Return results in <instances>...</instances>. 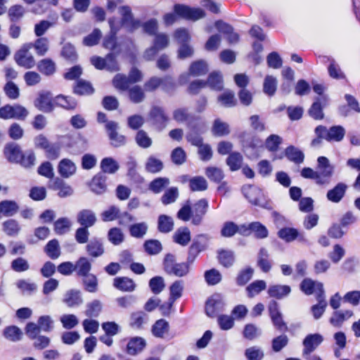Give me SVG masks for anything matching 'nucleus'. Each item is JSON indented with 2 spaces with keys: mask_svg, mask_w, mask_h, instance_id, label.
<instances>
[{
  "mask_svg": "<svg viewBox=\"0 0 360 360\" xmlns=\"http://www.w3.org/2000/svg\"><path fill=\"white\" fill-rule=\"evenodd\" d=\"M129 97L134 103H141L145 98V94L143 89L138 85L129 89Z\"/></svg>",
  "mask_w": 360,
  "mask_h": 360,
  "instance_id": "69168bd1",
  "label": "nucleus"
},
{
  "mask_svg": "<svg viewBox=\"0 0 360 360\" xmlns=\"http://www.w3.org/2000/svg\"><path fill=\"white\" fill-rule=\"evenodd\" d=\"M169 329V323L165 319H159L152 327V333L156 338H162Z\"/></svg>",
  "mask_w": 360,
  "mask_h": 360,
  "instance_id": "c03bdc74",
  "label": "nucleus"
},
{
  "mask_svg": "<svg viewBox=\"0 0 360 360\" xmlns=\"http://www.w3.org/2000/svg\"><path fill=\"white\" fill-rule=\"evenodd\" d=\"M106 176L100 172L95 175L90 184L91 190L96 194H103L106 191Z\"/></svg>",
  "mask_w": 360,
  "mask_h": 360,
  "instance_id": "4be33fe9",
  "label": "nucleus"
},
{
  "mask_svg": "<svg viewBox=\"0 0 360 360\" xmlns=\"http://www.w3.org/2000/svg\"><path fill=\"white\" fill-rule=\"evenodd\" d=\"M118 124L114 121H109L105 124V129L108 134L111 144L115 147H120L125 143V137L117 131Z\"/></svg>",
  "mask_w": 360,
  "mask_h": 360,
  "instance_id": "2eb2a0df",
  "label": "nucleus"
},
{
  "mask_svg": "<svg viewBox=\"0 0 360 360\" xmlns=\"http://www.w3.org/2000/svg\"><path fill=\"white\" fill-rule=\"evenodd\" d=\"M285 155L290 161L295 164L299 165L304 162V155L303 152L293 146H290L285 148Z\"/></svg>",
  "mask_w": 360,
  "mask_h": 360,
  "instance_id": "4c0bfd02",
  "label": "nucleus"
},
{
  "mask_svg": "<svg viewBox=\"0 0 360 360\" xmlns=\"http://www.w3.org/2000/svg\"><path fill=\"white\" fill-rule=\"evenodd\" d=\"M245 356L248 360H262L264 354L260 347L252 346L245 349Z\"/></svg>",
  "mask_w": 360,
  "mask_h": 360,
  "instance_id": "774afa93",
  "label": "nucleus"
},
{
  "mask_svg": "<svg viewBox=\"0 0 360 360\" xmlns=\"http://www.w3.org/2000/svg\"><path fill=\"white\" fill-rule=\"evenodd\" d=\"M27 45H30L31 49L34 48L39 56H45L49 49V41L46 37H39L34 43H27Z\"/></svg>",
  "mask_w": 360,
  "mask_h": 360,
  "instance_id": "58836bf2",
  "label": "nucleus"
},
{
  "mask_svg": "<svg viewBox=\"0 0 360 360\" xmlns=\"http://www.w3.org/2000/svg\"><path fill=\"white\" fill-rule=\"evenodd\" d=\"M297 231L298 230L295 228L285 227L281 229L277 234L281 239L286 243H290L296 240Z\"/></svg>",
  "mask_w": 360,
  "mask_h": 360,
  "instance_id": "4d7b16f0",
  "label": "nucleus"
},
{
  "mask_svg": "<svg viewBox=\"0 0 360 360\" xmlns=\"http://www.w3.org/2000/svg\"><path fill=\"white\" fill-rule=\"evenodd\" d=\"M28 115L27 110L20 105H6L0 108V117L4 120H24Z\"/></svg>",
  "mask_w": 360,
  "mask_h": 360,
  "instance_id": "0eeeda50",
  "label": "nucleus"
},
{
  "mask_svg": "<svg viewBox=\"0 0 360 360\" xmlns=\"http://www.w3.org/2000/svg\"><path fill=\"white\" fill-rule=\"evenodd\" d=\"M115 288L124 292H132L136 285L134 281L128 277H117L113 281Z\"/></svg>",
  "mask_w": 360,
  "mask_h": 360,
  "instance_id": "72a5a7b5",
  "label": "nucleus"
},
{
  "mask_svg": "<svg viewBox=\"0 0 360 360\" xmlns=\"http://www.w3.org/2000/svg\"><path fill=\"white\" fill-rule=\"evenodd\" d=\"M205 280L208 285H215L221 282L222 276L216 269L207 270L204 274Z\"/></svg>",
  "mask_w": 360,
  "mask_h": 360,
  "instance_id": "13d9d810",
  "label": "nucleus"
},
{
  "mask_svg": "<svg viewBox=\"0 0 360 360\" xmlns=\"http://www.w3.org/2000/svg\"><path fill=\"white\" fill-rule=\"evenodd\" d=\"M71 226L72 223L68 217H61L54 222V231L58 235H64L70 231Z\"/></svg>",
  "mask_w": 360,
  "mask_h": 360,
  "instance_id": "8fccbe9b",
  "label": "nucleus"
},
{
  "mask_svg": "<svg viewBox=\"0 0 360 360\" xmlns=\"http://www.w3.org/2000/svg\"><path fill=\"white\" fill-rule=\"evenodd\" d=\"M34 105L38 110L44 112H52L54 107L51 94L49 91L40 92L34 101Z\"/></svg>",
  "mask_w": 360,
  "mask_h": 360,
  "instance_id": "4468645a",
  "label": "nucleus"
},
{
  "mask_svg": "<svg viewBox=\"0 0 360 360\" xmlns=\"http://www.w3.org/2000/svg\"><path fill=\"white\" fill-rule=\"evenodd\" d=\"M257 266L264 272H269L272 267V262L269 259V254L265 248H261L257 255Z\"/></svg>",
  "mask_w": 360,
  "mask_h": 360,
  "instance_id": "5701e85b",
  "label": "nucleus"
},
{
  "mask_svg": "<svg viewBox=\"0 0 360 360\" xmlns=\"http://www.w3.org/2000/svg\"><path fill=\"white\" fill-rule=\"evenodd\" d=\"M148 229V226L146 222L135 223L129 226L130 236L135 238H143L146 234Z\"/></svg>",
  "mask_w": 360,
  "mask_h": 360,
  "instance_id": "37998d69",
  "label": "nucleus"
},
{
  "mask_svg": "<svg viewBox=\"0 0 360 360\" xmlns=\"http://www.w3.org/2000/svg\"><path fill=\"white\" fill-rule=\"evenodd\" d=\"M209 208L208 200L202 198L195 202L191 207L192 210V224L199 226L202 224L205 215Z\"/></svg>",
  "mask_w": 360,
  "mask_h": 360,
  "instance_id": "6e6552de",
  "label": "nucleus"
},
{
  "mask_svg": "<svg viewBox=\"0 0 360 360\" xmlns=\"http://www.w3.org/2000/svg\"><path fill=\"white\" fill-rule=\"evenodd\" d=\"M91 263L87 257H79L75 264V271L78 277H83L90 274Z\"/></svg>",
  "mask_w": 360,
  "mask_h": 360,
  "instance_id": "cd10ccee",
  "label": "nucleus"
},
{
  "mask_svg": "<svg viewBox=\"0 0 360 360\" xmlns=\"http://www.w3.org/2000/svg\"><path fill=\"white\" fill-rule=\"evenodd\" d=\"M208 71L207 64L204 60H198L191 63L189 72L193 76L205 75Z\"/></svg>",
  "mask_w": 360,
  "mask_h": 360,
  "instance_id": "5fc2aeb1",
  "label": "nucleus"
},
{
  "mask_svg": "<svg viewBox=\"0 0 360 360\" xmlns=\"http://www.w3.org/2000/svg\"><path fill=\"white\" fill-rule=\"evenodd\" d=\"M348 186L344 182H338L333 188L328 190L326 199L333 203L338 204L345 198Z\"/></svg>",
  "mask_w": 360,
  "mask_h": 360,
  "instance_id": "9b49d317",
  "label": "nucleus"
},
{
  "mask_svg": "<svg viewBox=\"0 0 360 360\" xmlns=\"http://www.w3.org/2000/svg\"><path fill=\"white\" fill-rule=\"evenodd\" d=\"M173 241L183 247L186 246L191 239V234L189 229L186 226H181L176 229L172 236Z\"/></svg>",
  "mask_w": 360,
  "mask_h": 360,
  "instance_id": "aec40b11",
  "label": "nucleus"
},
{
  "mask_svg": "<svg viewBox=\"0 0 360 360\" xmlns=\"http://www.w3.org/2000/svg\"><path fill=\"white\" fill-rule=\"evenodd\" d=\"M266 287V282L263 280H257L251 283L247 288L248 297H253L255 295L259 294L264 290Z\"/></svg>",
  "mask_w": 360,
  "mask_h": 360,
  "instance_id": "e2e57ef3",
  "label": "nucleus"
},
{
  "mask_svg": "<svg viewBox=\"0 0 360 360\" xmlns=\"http://www.w3.org/2000/svg\"><path fill=\"white\" fill-rule=\"evenodd\" d=\"M120 168L118 162L112 158H105L101 162V169L103 174H113Z\"/></svg>",
  "mask_w": 360,
  "mask_h": 360,
  "instance_id": "ea45409f",
  "label": "nucleus"
},
{
  "mask_svg": "<svg viewBox=\"0 0 360 360\" xmlns=\"http://www.w3.org/2000/svg\"><path fill=\"white\" fill-rule=\"evenodd\" d=\"M102 310V304L98 300H94L86 304L85 315L90 318H96Z\"/></svg>",
  "mask_w": 360,
  "mask_h": 360,
  "instance_id": "bf43d9fd",
  "label": "nucleus"
},
{
  "mask_svg": "<svg viewBox=\"0 0 360 360\" xmlns=\"http://www.w3.org/2000/svg\"><path fill=\"white\" fill-rule=\"evenodd\" d=\"M189 187L192 191H205L207 188V182L202 176H195L191 179Z\"/></svg>",
  "mask_w": 360,
  "mask_h": 360,
  "instance_id": "0e129e2a",
  "label": "nucleus"
},
{
  "mask_svg": "<svg viewBox=\"0 0 360 360\" xmlns=\"http://www.w3.org/2000/svg\"><path fill=\"white\" fill-rule=\"evenodd\" d=\"M143 248L148 255H155L162 250V245L158 240L149 239L144 242Z\"/></svg>",
  "mask_w": 360,
  "mask_h": 360,
  "instance_id": "09e8293b",
  "label": "nucleus"
},
{
  "mask_svg": "<svg viewBox=\"0 0 360 360\" xmlns=\"http://www.w3.org/2000/svg\"><path fill=\"white\" fill-rule=\"evenodd\" d=\"M205 82H207V86L214 91H221L224 88L223 77L220 72H211Z\"/></svg>",
  "mask_w": 360,
  "mask_h": 360,
  "instance_id": "473e14b6",
  "label": "nucleus"
},
{
  "mask_svg": "<svg viewBox=\"0 0 360 360\" xmlns=\"http://www.w3.org/2000/svg\"><path fill=\"white\" fill-rule=\"evenodd\" d=\"M193 263H188L186 258L185 262H176V257L174 255L167 253L163 259V269L168 275H173L176 277H184L187 276L190 271V266Z\"/></svg>",
  "mask_w": 360,
  "mask_h": 360,
  "instance_id": "20e7f679",
  "label": "nucleus"
},
{
  "mask_svg": "<svg viewBox=\"0 0 360 360\" xmlns=\"http://www.w3.org/2000/svg\"><path fill=\"white\" fill-rule=\"evenodd\" d=\"M146 340L141 337L131 338L127 345L126 352L128 354L134 356L141 352L146 347Z\"/></svg>",
  "mask_w": 360,
  "mask_h": 360,
  "instance_id": "412c9836",
  "label": "nucleus"
},
{
  "mask_svg": "<svg viewBox=\"0 0 360 360\" xmlns=\"http://www.w3.org/2000/svg\"><path fill=\"white\" fill-rule=\"evenodd\" d=\"M108 238L112 244L118 245L124 241V236L120 228L113 227L108 231Z\"/></svg>",
  "mask_w": 360,
  "mask_h": 360,
  "instance_id": "052dcab7",
  "label": "nucleus"
},
{
  "mask_svg": "<svg viewBox=\"0 0 360 360\" xmlns=\"http://www.w3.org/2000/svg\"><path fill=\"white\" fill-rule=\"evenodd\" d=\"M321 127L323 129L322 131L325 136V140L328 142H340L346 134L345 129L341 125H334L328 129L323 125H321Z\"/></svg>",
  "mask_w": 360,
  "mask_h": 360,
  "instance_id": "f8f14e48",
  "label": "nucleus"
},
{
  "mask_svg": "<svg viewBox=\"0 0 360 360\" xmlns=\"http://www.w3.org/2000/svg\"><path fill=\"white\" fill-rule=\"evenodd\" d=\"M86 251L92 257H98L104 253V248L98 238L91 239L86 245Z\"/></svg>",
  "mask_w": 360,
  "mask_h": 360,
  "instance_id": "bb28decb",
  "label": "nucleus"
},
{
  "mask_svg": "<svg viewBox=\"0 0 360 360\" xmlns=\"http://www.w3.org/2000/svg\"><path fill=\"white\" fill-rule=\"evenodd\" d=\"M54 102L56 105L68 110L74 109L77 106L76 100L71 96L58 95L56 96Z\"/></svg>",
  "mask_w": 360,
  "mask_h": 360,
  "instance_id": "864d4df0",
  "label": "nucleus"
},
{
  "mask_svg": "<svg viewBox=\"0 0 360 360\" xmlns=\"http://www.w3.org/2000/svg\"><path fill=\"white\" fill-rule=\"evenodd\" d=\"M169 184L170 181L169 178L158 177L150 183L148 188L154 193H160L164 188L168 186Z\"/></svg>",
  "mask_w": 360,
  "mask_h": 360,
  "instance_id": "49530a36",
  "label": "nucleus"
},
{
  "mask_svg": "<svg viewBox=\"0 0 360 360\" xmlns=\"http://www.w3.org/2000/svg\"><path fill=\"white\" fill-rule=\"evenodd\" d=\"M353 316V311L351 310L335 311L330 318V323L332 326L340 328L345 321Z\"/></svg>",
  "mask_w": 360,
  "mask_h": 360,
  "instance_id": "2f4dec72",
  "label": "nucleus"
},
{
  "mask_svg": "<svg viewBox=\"0 0 360 360\" xmlns=\"http://www.w3.org/2000/svg\"><path fill=\"white\" fill-rule=\"evenodd\" d=\"M18 202L12 200H4L0 202V219L1 217H12L19 211Z\"/></svg>",
  "mask_w": 360,
  "mask_h": 360,
  "instance_id": "a211bd4d",
  "label": "nucleus"
},
{
  "mask_svg": "<svg viewBox=\"0 0 360 360\" xmlns=\"http://www.w3.org/2000/svg\"><path fill=\"white\" fill-rule=\"evenodd\" d=\"M187 127L188 129L186 135L187 141L194 146L202 145L203 143L202 136L207 130L205 122L200 118H196L195 122H189Z\"/></svg>",
  "mask_w": 360,
  "mask_h": 360,
  "instance_id": "39448f33",
  "label": "nucleus"
},
{
  "mask_svg": "<svg viewBox=\"0 0 360 360\" xmlns=\"http://www.w3.org/2000/svg\"><path fill=\"white\" fill-rule=\"evenodd\" d=\"M290 292L291 288L288 285H273L268 289L269 295L278 300L283 299Z\"/></svg>",
  "mask_w": 360,
  "mask_h": 360,
  "instance_id": "a878e982",
  "label": "nucleus"
},
{
  "mask_svg": "<svg viewBox=\"0 0 360 360\" xmlns=\"http://www.w3.org/2000/svg\"><path fill=\"white\" fill-rule=\"evenodd\" d=\"M148 315L143 311L132 312L129 318V326L134 329H141L148 322Z\"/></svg>",
  "mask_w": 360,
  "mask_h": 360,
  "instance_id": "7c9ffc66",
  "label": "nucleus"
},
{
  "mask_svg": "<svg viewBox=\"0 0 360 360\" xmlns=\"http://www.w3.org/2000/svg\"><path fill=\"white\" fill-rule=\"evenodd\" d=\"M82 278L84 290L91 293H94L98 291V281L96 275L90 274Z\"/></svg>",
  "mask_w": 360,
  "mask_h": 360,
  "instance_id": "a19ab883",
  "label": "nucleus"
},
{
  "mask_svg": "<svg viewBox=\"0 0 360 360\" xmlns=\"http://www.w3.org/2000/svg\"><path fill=\"white\" fill-rule=\"evenodd\" d=\"M77 167L75 164L70 159H62L58 165L59 174L63 178H69L75 174Z\"/></svg>",
  "mask_w": 360,
  "mask_h": 360,
  "instance_id": "6ab92c4d",
  "label": "nucleus"
},
{
  "mask_svg": "<svg viewBox=\"0 0 360 360\" xmlns=\"http://www.w3.org/2000/svg\"><path fill=\"white\" fill-rule=\"evenodd\" d=\"M4 337L13 342L18 341L21 339L22 333L20 329L15 326L6 327L4 330Z\"/></svg>",
  "mask_w": 360,
  "mask_h": 360,
  "instance_id": "338daca9",
  "label": "nucleus"
},
{
  "mask_svg": "<svg viewBox=\"0 0 360 360\" xmlns=\"http://www.w3.org/2000/svg\"><path fill=\"white\" fill-rule=\"evenodd\" d=\"M30 49H31V46L25 44L15 54V60L17 64L27 69L32 68L35 65V60L29 52Z\"/></svg>",
  "mask_w": 360,
  "mask_h": 360,
  "instance_id": "9d476101",
  "label": "nucleus"
},
{
  "mask_svg": "<svg viewBox=\"0 0 360 360\" xmlns=\"http://www.w3.org/2000/svg\"><path fill=\"white\" fill-rule=\"evenodd\" d=\"M96 221L97 218L95 212L89 209H83L77 214V221L81 226L92 227Z\"/></svg>",
  "mask_w": 360,
  "mask_h": 360,
  "instance_id": "dca6fc26",
  "label": "nucleus"
},
{
  "mask_svg": "<svg viewBox=\"0 0 360 360\" xmlns=\"http://www.w3.org/2000/svg\"><path fill=\"white\" fill-rule=\"evenodd\" d=\"M196 118L200 117L190 114L186 108H177L173 112V119L177 122H186L188 124L189 122H195Z\"/></svg>",
  "mask_w": 360,
  "mask_h": 360,
  "instance_id": "e433bc0d",
  "label": "nucleus"
},
{
  "mask_svg": "<svg viewBox=\"0 0 360 360\" xmlns=\"http://www.w3.org/2000/svg\"><path fill=\"white\" fill-rule=\"evenodd\" d=\"M218 259L224 267L231 266L235 261L234 252L229 250H221L218 251Z\"/></svg>",
  "mask_w": 360,
  "mask_h": 360,
  "instance_id": "a18cd8bd",
  "label": "nucleus"
},
{
  "mask_svg": "<svg viewBox=\"0 0 360 360\" xmlns=\"http://www.w3.org/2000/svg\"><path fill=\"white\" fill-rule=\"evenodd\" d=\"M327 100V96L316 97L314 102L312 103L308 110L309 115L316 120H323L324 118V113L321 103H326Z\"/></svg>",
  "mask_w": 360,
  "mask_h": 360,
  "instance_id": "f3484780",
  "label": "nucleus"
},
{
  "mask_svg": "<svg viewBox=\"0 0 360 360\" xmlns=\"http://www.w3.org/2000/svg\"><path fill=\"white\" fill-rule=\"evenodd\" d=\"M39 72L45 76H51L56 72V65L51 58H44L39 60L37 65Z\"/></svg>",
  "mask_w": 360,
  "mask_h": 360,
  "instance_id": "c756f323",
  "label": "nucleus"
},
{
  "mask_svg": "<svg viewBox=\"0 0 360 360\" xmlns=\"http://www.w3.org/2000/svg\"><path fill=\"white\" fill-rule=\"evenodd\" d=\"M277 89V79L271 75H267L264 78L263 91L269 96H273Z\"/></svg>",
  "mask_w": 360,
  "mask_h": 360,
  "instance_id": "603ef678",
  "label": "nucleus"
},
{
  "mask_svg": "<svg viewBox=\"0 0 360 360\" xmlns=\"http://www.w3.org/2000/svg\"><path fill=\"white\" fill-rule=\"evenodd\" d=\"M4 154L9 162L18 163L20 162L22 152L18 144L10 143L5 146Z\"/></svg>",
  "mask_w": 360,
  "mask_h": 360,
  "instance_id": "393cba45",
  "label": "nucleus"
},
{
  "mask_svg": "<svg viewBox=\"0 0 360 360\" xmlns=\"http://www.w3.org/2000/svg\"><path fill=\"white\" fill-rule=\"evenodd\" d=\"M2 230L6 236L15 237L20 233L21 226L16 219H8L3 222Z\"/></svg>",
  "mask_w": 360,
  "mask_h": 360,
  "instance_id": "c85d7f7f",
  "label": "nucleus"
},
{
  "mask_svg": "<svg viewBox=\"0 0 360 360\" xmlns=\"http://www.w3.org/2000/svg\"><path fill=\"white\" fill-rule=\"evenodd\" d=\"M190 20H198L205 16V11L200 8H191L183 4H175L174 13H166L164 17V22L166 25H171L176 20V17Z\"/></svg>",
  "mask_w": 360,
  "mask_h": 360,
  "instance_id": "f03ea898",
  "label": "nucleus"
},
{
  "mask_svg": "<svg viewBox=\"0 0 360 360\" xmlns=\"http://www.w3.org/2000/svg\"><path fill=\"white\" fill-rule=\"evenodd\" d=\"M242 193L252 205L269 210L273 209L272 202L260 188L254 185H245L242 187Z\"/></svg>",
  "mask_w": 360,
  "mask_h": 360,
  "instance_id": "7ed1b4c3",
  "label": "nucleus"
},
{
  "mask_svg": "<svg viewBox=\"0 0 360 360\" xmlns=\"http://www.w3.org/2000/svg\"><path fill=\"white\" fill-rule=\"evenodd\" d=\"M210 236L207 233L198 234L194 237L188 250V263H193L199 254L208 248Z\"/></svg>",
  "mask_w": 360,
  "mask_h": 360,
  "instance_id": "423d86ee",
  "label": "nucleus"
},
{
  "mask_svg": "<svg viewBox=\"0 0 360 360\" xmlns=\"http://www.w3.org/2000/svg\"><path fill=\"white\" fill-rule=\"evenodd\" d=\"M334 172L335 166L330 164L328 158L320 156L317 159L316 170L304 167L300 174L304 179L314 180L318 186H327L330 184Z\"/></svg>",
  "mask_w": 360,
  "mask_h": 360,
  "instance_id": "f257e3e1",
  "label": "nucleus"
},
{
  "mask_svg": "<svg viewBox=\"0 0 360 360\" xmlns=\"http://www.w3.org/2000/svg\"><path fill=\"white\" fill-rule=\"evenodd\" d=\"M173 219L166 214H160L158 219V230L162 233H168L174 229Z\"/></svg>",
  "mask_w": 360,
  "mask_h": 360,
  "instance_id": "c9c22d12",
  "label": "nucleus"
},
{
  "mask_svg": "<svg viewBox=\"0 0 360 360\" xmlns=\"http://www.w3.org/2000/svg\"><path fill=\"white\" fill-rule=\"evenodd\" d=\"M11 269L18 273L25 272L30 269L28 261L24 257H17L11 262Z\"/></svg>",
  "mask_w": 360,
  "mask_h": 360,
  "instance_id": "6e6d98bb",
  "label": "nucleus"
},
{
  "mask_svg": "<svg viewBox=\"0 0 360 360\" xmlns=\"http://www.w3.org/2000/svg\"><path fill=\"white\" fill-rule=\"evenodd\" d=\"M243 157L238 152H233L229 154L226 159V164L229 166L231 171L238 170L242 165Z\"/></svg>",
  "mask_w": 360,
  "mask_h": 360,
  "instance_id": "680f3d73",
  "label": "nucleus"
},
{
  "mask_svg": "<svg viewBox=\"0 0 360 360\" xmlns=\"http://www.w3.org/2000/svg\"><path fill=\"white\" fill-rule=\"evenodd\" d=\"M164 167L163 162L155 158L154 156H150L146 162L145 169L146 170L152 174H156L160 172Z\"/></svg>",
  "mask_w": 360,
  "mask_h": 360,
  "instance_id": "3c124183",
  "label": "nucleus"
},
{
  "mask_svg": "<svg viewBox=\"0 0 360 360\" xmlns=\"http://www.w3.org/2000/svg\"><path fill=\"white\" fill-rule=\"evenodd\" d=\"M63 302L69 307H76L83 303L81 292L77 290H70L66 292Z\"/></svg>",
  "mask_w": 360,
  "mask_h": 360,
  "instance_id": "b1692460",
  "label": "nucleus"
},
{
  "mask_svg": "<svg viewBox=\"0 0 360 360\" xmlns=\"http://www.w3.org/2000/svg\"><path fill=\"white\" fill-rule=\"evenodd\" d=\"M73 92L80 96L91 95L94 92V89L91 82L79 79L74 86Z\"/></svg>",
  "mask_w": 360,
  "mask_h": 360,
  "instance_id": "f704fd0d",
  "label": "nucleus"
},
{
  "mask_svg": "<svg viewBox=\"0 0 360 360\" xmlns=\"http://www.w3.org/2000/svg\"><path fill=\"white\" fill-rule=\"evenodd\" d=\"M44 252L51 259H58L61 254L59 242L57 239H52L44 247Z\"/></svg>",
  "mask_w": 360,
  "mask_h": 360,
  "instance_id": "79ce46f5",
  "label": "nucleus"
},
{
  "mask_svg": "<svg viewBox=\"0 0 360 360\" xmlns=\"http://www.w3.org/2000/svg\"><path fill=\"white\" fill-rule=\"evenodd\" d=\"M212 134L216 136H224L230 134V128L228 123L222 122L220 119H216L212 128Z\"/></svg>",
  "mask_w": 360,
  "mask_h": 360,
  "instance_id": "de8ad7c7",
  "label": "nucleus"
},
{
  "mask_svg": "<svg viewBox=\"0 0 360 360\" xmlns=\"http://www.w3.org/2000/svg\"><path fill=\"white\" fill-rule=\"evenodd\" d=\"M323 340V338L319 333L307 335L303 340L304 349L302 354L304 356H310L319 345Z\"/></svg>",
  "mask_w": 360,
  "mask_h": 360,
  "instance_id": "ddd939ff",
  "label": "nucleus"
},
{
  "mask_svg": "<svg viewBox=\"0 0 360 360\" xmlns=\"http://www.w3.org/2000/svg\"><path fill=\"white\" fill-rule=\"evenodd\" d=\"M149 119L153 125L158 130L165 129L169 122V117L162 108L153 106L149 112Z\"/></svg>",
  "mask_w": 360,
  "mask_h": 360,
  "instance_id": "1a4fd4ad",
  "label": "nucleus"
}]
</instances>
